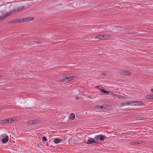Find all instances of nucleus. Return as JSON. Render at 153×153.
<instances>
[{"label":"nucleus","instance_id":"nucleus-1","mask_svg":"<svg viewBox=\"0 0 153 153\" xmlns=\"http://www.w3.org/2000/svg\"><path fill=\"white\" fill-rule=\"evenodd\" d=\"M74 78V76H64L63 77H61L60 80L64 82V81H70L72 80Z\"/></svg>","mask_w":153,"mask_h":153},{"label":"nucleus","instance_id":"nucleus-2","mask_svg":"<svg viewBox=\"0 0 153 153\" xmlns=\"http://www.w3.org/2000/svg\"><path fill=\"white\" fill-rule=\"evenodd\" d=\"M16 120V117H13V118H10L8 119H6L3 120L2 121V123H13Z\"/></svg>","mask_w":153,"mask_h":153},{"label":"nucleus","instance_id":"nucleus-3","mask_svg":"<svg viewBox=\"0 0 153 153\" xmlns=\"http://www.w3.org/2000/svg\"><path fill=\"white\" fill-rule=\"evenodd\" d=\"M14 12L13 11H10L9 12H7L4 15H1L0 16V21L4 19L7 17L8 16L10 15L13 13Z\"/></svg>","mask_w":153,"mask_h":153},{"label":"nucleus","instance_id":"nucleus-4","mask_svg":"<svg viewBox=\"0 0 153 153\" xmlns=\"http://www.w3.org/2000/svg\"><path fill=\"white\" fill-rule=\"evenodd\" d=\"M107 138L106 136L102 134H100L97 136L95 137L96 140L100 139V140L103 141Z\"/></svg>","mask_w":153,"mask_h":153},{"label":"nucleus","instance_id":"nucleus-5","mask_svg":"<svg viewBox=\"0 0 153 153\" xmlns=\"http://www.w3.org/2000/svg\"><path fill=\"white\" fill-rule=\"evenodd\" d=\"M76 137L75 136L72 137L69 140V143L70 144H73L76 142Z\"/></svg>","mask_w":153,"mask_h":153},{"label":"nucleus","instance_id":"nucleus-6","mask_svg":"<svg viewBox=\"0 0 153 153\" xmlns=\"http://www.w3.org/2000/svg\"><path fill=\"white\" fill-rule=\"evenodd\" d=\"M121 74L123 75H125L126 76L130 75L131 74V73L129 71H123L121 72Z\"/></svg>","mask_w":153,"mask_h":153},{"label":"nucleus","instance_id":"nucleus-7","mask_svg":"<svg viewBox=\"0 0 153 153\" xmlns=\"http://www.w3.org/2000/svg\"><path fill=\"white\" fill-rule=\"evenodd\" d=\"M96 143V141L92 138H90L88 140V141L86 142V144H91L93 143Z\"/></svg>","mask_w":153,"mask_h":153},{"label":"nucleus","instance_id":"nucleus-8","mask_svg":"<svg viewBox=\"0 0 153 153\" xmlns=\"http://www.w3.org/2000/svg\"><path fill=\"white\" fill-rule=\"evenodd\" d=\"M107 36H108V37H110V36L108 35H100L99 36V39L101 40H103L104 38Z\"/></svg>","mask_w":153,"mask_h":153},{"label":"nucleus","instance_id":"nucleus-9","mask_svg":"<svg viewBox=\"0 0 153 153\" xmlns=\"http://www.w3.org/2000/svg\"><path fill=\"white\" fill-rule=\"evenodd\" d=\"M135 106L141 105H143V103L140 101H134Z\"/></svg>","mask_w":153,"mask_h":153},{"label":"nucleus","instance_id":"nucleus-10","mask_svg":"<svg viewBox=\"0 0 153 153\" xmlns=\"http://www.w3.org/2000/svg\"><path fill=\"white\" fill-rule=\"evenodd\" d=\"M9 138L8 136L7 135L2 140V142L3 143H5L7 142Z\"/></svg>","mask_w":153,"mask_h":153},{"label":"nucleus","instance_id":"nucleus-11","mask_svg":"<svg viewBox=\"0 0 153 153\" xmlns=\"http://www.w3.org/2000/svg\"><path fill=\"white\" fill-rule=\"evenodd\" d=\"M62 141V139L57 138V139H55L54 140V142L55 143L57 144V143H59Z\"/></svg>","mask_w":153,"mask_h":153},{"label":"nucleus","instance_id":"nucleus-12","mask_svg":"<svg viewBox=\"0 0 153 153\" xmlns=\"http://www.w3.org/2000/svg\"><path fill=\"white\" fill-rule=\"evenodd\" d=\"M38 122V120H33L30 121L29 122V124H31L36 123Z\"/></svg>","mask_w":153,"mask_h":153},{"label":"nucleus","instance_id":"nucleus-13","mask_svg":"<svg viewBox=\"0 0 153 153\" xmlns=\"http://www.w3.org/2000/svg\"><path fill=\"white\" fill-rule=\"evenodd\" d=\"M101 109L104 110L108 109L109 107V105H106L101 106Z\"/></svg>","mask_w":153,"mask_h":153},{"label":"nucleus","instance_id":"nucleus-14","mask_svg":"<svg viewBox=\"0 0 153 153\" xmlns=\"http://www.w3.org/2000/svg\"><path fill=\"white\" fill-rule=\"evenodd\" d=\"M101 106H100V105H97L95 106L94 107V109H96H96L101 110Z\"/></svg>","mask_w":153,"mask_h":153},{"label":"nucleus","instance_id":"nucleus-15","mask_svg":"<svg viewBox=\"0 0 153 153\" xmlns=\"http://www.w3.org/2000/svg\"><path fill=\"white\" fill-rule=\"evenodd\" d=\"M24 8V7H21L16 9L14 11L16 12H18L22 10Z\"/></svg>","mask_w":153,"mask_h":153},{"label":"nucleus","instance_id":"nucleus-16","mask_svg":"<svg viewBox=\"0 0 153 153\" xmlns=\"http://www.w3.org/2000/svg\"><path fill=\"white\" fill-rule=\"evenodd\" d=\"M96 87L98 88V89L101 91L103 93V91L104 90L103 87H102L101 86H96Z\"/></svg>","mask_w":153,"mask_h":153},{"label":"nucleus","instance_id":"nucleus-17","mask_svg":"<svg viewBox=\"0 0 153 153\" xmlns=\"http://www.w3.org/2000/svg\"><path fill=\"white\" fill-rule=\"evenodd\" d=\"M129 101H126L122 103V104L125 106L129 105Z\"/></svg>","mask_w":153,"mask_h":153},{"label":"nucleus","instance_id":"nucleus-18","mask_svg":"<svg viewBox=\"0 0 153 153\" xmlns=\"http://www.w3.org/2000/svg\"><path fill=\"white\" fill-rule=\"evenodd\" d=\"M129 105L130 106H135L134 101H129Z\"/></svg>","mask_w":153,"mask_h":153},{"label":"nucleus","instance_id":"nucleus-19","mask_svg":"<svg viewBox=\"0 0 153 153\" xmlns=\"http://www.w3.org/2000/svg\"><path fill=\"white\" fill-rule=\"evenodd\" d=\"M113 97H114V98L115 100H118V99L119 95L117 94H115L114 95Z\"/></svg>","mask_w":153,"mask_h":153},{"label":"nucleus","instance_id":"nucleus-20","mask_svg":"<svg viewBox=\"0 0 153 153\" xmlns=\"http://www.w3.org/2000/svg\"><path fill=\"white\" fill-rule=\"evenodd\" d=\"M140 141L139 142H138L136 141H134L133 142H132L131 143V145H134V144H140Z\"/></svg>","mask_w":153,"mask_h":153},{"label":"nucleus","instance_id":"nucleus-21","mask_svg":"<svg viewBox=\"0 0 153 153\" xmlns=\"http://www.w3.org/2000/svg\"><path fill=\"white\" fill-rule=\"evenodd\" d=\"M71 119L72 120L74 119L75 118V115L74 114H71Z\"/></svg>","mask_w":153,"mask_h":153},{"label":"nucleus","instance_id":"nucleus-22","mask_svg":"<svg viewBox=\"0 0 153 153\" xmlns=\"http://www.w3.org/2000/svg\"><path fill=\"white\" fill-rule=\"evenodd\" d=\"M42 140L43 141L45 142L47 141V139L45 137H43L42 138Z\"/></svg>","mask_w":153,"mask_h":153},{"label":"nucleus","instance_id":"nucleus-23","mask_svg":"<svg viewBox=\"0 0 153 153\" xmlns=\"http://www.w3.org/2000/svg\"><path fill=\"white\" fill-rule=\"evenodd\" d=\"M103 93H104L105 94H109L110 93V91H106L105 90L103 91Z\"/></svg>","mask_w":153,"mask_h":153},{"label":"nucleus","instance_id":"nucleus-24","mask_svg":"<svg viewBox=\"0 0 153 153\" xmlns=\"http://www.w3.org/2000/svg\"><path fill=\"white\" fill-rule=\"evenodd\" d=\"M118 99H123V98H124L125 97H124L123 96H121V95H119V97H118Z\"/></svg>","mask_w":153,"mask_h":153},{"label":"nucleus","instance_id":"nucleus-25","mask_svg":"<svg viewBox=\"0 0 153 153\" xmlns=\"http://www.w3.org/2000/svg\"><path fill=\"white\" fill-rule=\"evenodd\" d=\"M33 17L29 18H28V21H31L33 20Z\"/></svg>","mask_w":153,"mask_h":153},{"label":"nucleus","instance_id":"nucleus-26","mask_svg":"<svg viewBox=\"0 0 153 153\" xmlns=\"http://www.w3.org/2000/svg\"><path fill=\"white\" fill-rule=\"evenodd\" d=\"M109 93H110L113 97L114 94L111 91H110Z\"/></svg>","mask_w":153,"mask_h":153},{"label":"nucleus","instance_id":"nucleus-27","mask_svg":"<svg viewBox=\"0 0 153 153\" xmlns=\"http://www.w3.org/2000/svg\"><path fill=\"white\" fill-rule=\"evenodd\" d=\"M99 35H97L95 37H94V38L95 39L98 38L99 39Z\"/></svg>","mask_w":153,"mask_h":153},{"label":"nucleus","instance_id":"nucleus-28","mask_svg":"<svg viewBox=\"0 0 153 153\" xmlns=\"http://www.w3.org/2000/svg\"><path fill=\"white\" fill-rule=\"evenodd\" d=\"M38 44H39L40 43V42L39 41H37L36 42Z\"/></svg>","mask_w":153,"mask_h":153},{"label":"nucleus","instance_id":"nucleus-29","mask_svg":"<svg viewBox=\"0 0 153 153\" xmlns=\"http://www.w3.org/2000/svg\"><path fill=\"white\" fill-rule=\"evenodd\" d=\"M79 99V97H77L75 98V99L76 100H78Z\"/></svg>","mask_w":153,"mask_h":153},{"label":"nucleus","instance_id":"nucleus-30","mask_svg":"<svg viewBox=\"0 0 153 153\" xmlns=\"http://www.w3.org/2000/svg\"><path fill=\"white\" fill-rule=\"evenodd\" d=\"M109 37H108V36H107V37H105V39H108L109 38Z\"/></svg>","mask_w":153,"mask_h":153},{"label":"nucleus","instance_id":"nucleus-31","mask_svg":"<svg viewBox=\"0 0 153 153\" xmlns=\"http://www.w3.org/2000/svg\"><path fill=\"white\" fill-rule=\"evenodd\" d=\"M150 97H151L152 99H153V95L152 96H151Z\"/></svg>","mask_w":153,"mask_h":153},{"label":"nucleus","instance_id":"nucleus-32","mask_svg":"<svg viewBox=\"0 0 153 153\" xmlns=\"http://www.w3.org/2000/svg\"><path fill=\"white\" fill-rule=\"evenodd\" d=\"M151 91H152L153 92V89H151Z\"/></svg>","mask_w":153,"mask_h":153},{"label":"nucleus","instance_id":"nucleus-33","mask_svg":"<svg viewBox=\"0 0 153 153\" xmlns=\"http://www.w3.org/2000/svg\"><path fill=\"white\" fill-rule=\"evenodd\" d=\"M79 3V2H77V3L76 4H77Z\"/></svg>","mask_w":153,"mask_h":153},{"label":"nucleus","instance_id":"nucleus-34","mask_svg":"<svg viewBox=\"0 0 153 153\" xmlns=\"http://www.w3.org/2000/svg\"><path fill=\"white\" fill-rule=\"evenodd\" d=\"M1 77V76L0 75V77Z\"/></svg>","mask_w":153,"mask_h":153}]
</instances>
